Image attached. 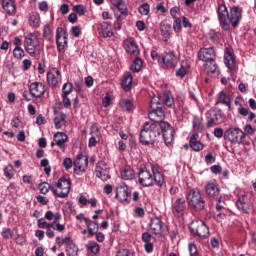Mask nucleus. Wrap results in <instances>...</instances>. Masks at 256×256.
<instances>
[{"label": "nucleus", "instance_id": "f257e3e1", "mask_svg": "<svg viewBox=\"0 0 256 256\" xmlns=\"http://www.w3.org/2000/svg\"><path fill=\"white\" fill-rule=\"evenodd\" d=\"M161 135L156 123L145 122L140 131V143L142 145H153Z\"/></svg>", "mask_w": 256, "mask_h": 256}, {"label": "nucleus", "instance_id": "f03ea898", "mask_svg": "<svg viewBox=\"0 0 256 256\" xmlns=\"http://www.w3.org/2000/svg\"><path fill=\"white\" fill-rule=\"evenodd\" d=\"M24 49L30 57L34 59H41V42L34 33H29L24 38Z\"/></svg>", "mask_w": 256, "mask_h": 256}, {"label": "nucleus", "instance_id": "7ed1b4c3", "mask_svg": "<svg viewBox=\"0 0 256 256\" xmlns=\"http://www.w3.org/2000/svg\"><path fill=\"white\" fill-rule=\"evenodd\" d=\"M50 191L60 199H65V197H69V193H71V179L63 176L59 178L56 185H51Z\"/></svg>", "mask_w": 256, "mask_h": 256}, {"label": "nucleus", "instance_id": "20e7f679", "mask_svg": "<svg viewBox=\"0 0 256 256\" xmlns=\"http://www.w3.org/2000/svg\"><path fill=\"white\" fill-rule=\"evenodd\" d=\"M187 203L193 211H203L205 209V197L201 194V191L191 189L187 196Z\"/></svg>", "mask_w": 256, "mask_h": 256}, {"label": "nucleus", "instance_id": "39448f33", "mask_svg": "<svg viewBox=\"0 0 256 256\" xmlns=\"http://www.w3.org/2000/svg\"><path fill=\"white\" fill-rule=\"evenodd\" d=\"M192 234L200 239H207L209 237V227L203 220H193L189 225Z\"/></svg>", "mask_w": 256, "mask_h": 256}, {"label": "nucleus", "instance_id": "423d86ee", "mask_svg": "<svg viewBox=\"0 0 256 256\" xmlns=\"http://www.w3.org/2000/svg\"><path fill=\"white\" fill-rule=\"evenodd\" d=\"M236 207L241 213L249 215L253 211V201L249 194H241L236 201Z\"/></svg>", "mask_w": 256, "mask_h": 256}, {"label": "nucleus", "instance_id": "0eeeda50", "mask_svg": "<svg viewBox=\"0 0 256 256\" xmlns=\"http://www.w3.org/2000/svg\"><path fill=\"white\" fill-rule=\"evenodd\" d=\"M224 139L230 143L241 144L245 140V132L239 128H229L224 132Z\"/></svg>", "mask_w": 256, "mask_h": 256}, {"label": "nucleus", "instance_id": "6e6552de", "mask_svg": "<svg viewBox=\"0 0 256 256\" xmlns=\"http://www.w3.org/2000/svg\"><path fill=\"white\" fill-rule=\"evenodd\" d=\"M160 129L165 145H167V147L173 145V141H175V129L171 127V124L168 122H161Z\"/></svg>", "mask_w": 256, "mask_h": 256}, {"label": "nucleus", "instance_id": "1a4fd4ad", "mask_svg": "<svg viewBox=\"0 0 256 256\" xmlns=\"http://www.w3.org/2000/svg\"><path fill=\"white\" fill-rule=\"evenodd\" d=\"M226 19L229 25L236 29V27H239V24L243 19V9H241L239 6H233L228 13V18Z\"/></svg>", "mask_w": 256, "mask_h": 256}, {"label": "nucleus", "instance_id": "9d476101", "mask_svg": "<svg viewBox=\"0 0 256 256\" xmlns=\"http://www.w3.org/2000/svg\"><path fill=\"white\" fill-rule=\"evenodd\" d=\"M73 167L76 175H83L89 167V158L83 154H78L73 162Z\"/></svg>", "mask_w": 256, "mask_h": 256}, {"label": "nucleus", "instance_id": "9b49d317", "mask_svg": "<svg viewBox=\"0 0 256 256\" xmlns=\"http://www.w3.org/2000/svg\"><path fill=\"white\" fill-rule=\"evenodd\" d=\"M149 165L141 168L138 173V183L141 187H153V174L149 171Z\"/></svg>", "mask_w": 256, "mask_h": 256}, {"label": "nucleus", "instance_id": "f8f14e48", "mask_svg": "<svg viewBox=\"0 0 256 256\" xmlns=\"http://www.w3.org/2000/svg\"><path fill=\"white\" fill-rule=\"evenodd\" d=\"M56 45L59 53H63L67 49L68 35L67 30L58 27L56 30Z\"/></svg>", "mask_w": 256, "mask_h": 256}, {"label": "nucleus", "instance_id": "ddd939ff", "mask_svg": "<svg viewBox=\"0 0 256 256\" xmlns=\"http://www.w3.org/2000/svg\"><path fill=\"white\" fill-rule=\"evenodd\" d=\"M161 63L167 69H175L177 63H179V57L175 54V51L164 52L161 58Z\"/></svg>", "mask_w": 256, "mask_h": 256}, {"label": "nucleus", "instance_id": "4468645a", "mask_svg": "<svg viewBox=\"0 0 256 256\" xmlns=\"http://www.w3.org/2000/svg\"><path fill=\"white\" fill-rule=\"evenodd\" d=\"M217 13L220 27L223 29V31H229L230 24L227 20L229 17V11H227V6H225V4H219Z\"/></svg>", "mask_w": 256, "mask_h": 256}, {"label": "nucleus", "instance_id": "2eb2a0df", "mask_svg": "<svg viewBox=\"0 0 256 256\" xmlns=\"http://www.w3.org/2000/svg\"><path fill=\"white\" fill-rule=\"evenodd\" d=\"M95 172L96 177H98V179H101L102 181H107L111 179L110 168L109 165L105 163V161H99L96 164Z\"/></svg>", "mask_w": 256, "mask_h": 256}, {"label": "nucleus", "instance_id": "dca6fc26", "mask_svg": "<svg viewBox=\"0 0 256 256\" xmlns=\"http://www.w3.org/2000/svg\"><path fill=\"white\" fill-rule=\"evenodd\" d=\"M116 199L120 203H129L131 201V191L125 183H121L116 189Z\"/></svg>", "mask_w": 256, "mask_h": 256}, {"label": "nucleus", "instance_id": "f3484780", "mask_svg": "<svg viewBox=\"0 0 256 256\" xmlns=\"http://www.w3.org/2000/svg\"><path fill=\"white\" fill-rule=\"evenodd\" d=\"M61 81V71L57 70V68H52L47 72V82L49 87H59Z\"/></svg>", "mask_w": 256, "mask_h": 256}, {"label": "nucleus", "instance_id": "a211bd4d", "mask_svg": "<svg viewBox=\"0 0 256 256\" xmlns=\"http://www.w3.org/2000/svg\"><path fill=\"white\" fill-rule=\"evenodd\" d=\"M45 84L41 82H33L29 86V93L34 99H41L45 95Z\"/></svg>", "mask_w": 256, "mask_h": 256}, {"label": "nucleus", "instance_id": "6ab92c4d", "mask_svg": "<svg viewBox=\"0 0 256 256\" xmlns=\"http://www.w3.org/2000/svg\"><path fill=\"white\" fill-rule=\"evenodd\" d=\"M68 141L69 136H67L65 132H56L53 136V142H51V147H55V145H57V147H59L61 151H65L67 147L65 143H67Z\"/></svg>", "mask_w": 256, "mask_h": 256}, {"label": "nucleus", "instance_id": "aec40b11", "mask_svg": "<svg viewBox=\"0 0 256 256\" xmlns=\"http://www.w3.org/2000/svg\"><path fill=\"white\" fill-rule=\"evenodd\" d=\"M216 57H217V54L215 53L214 47L201 48L198 51V59H200V61H205V63L209 61H215Z\"/></svg>", "mask_w": 256, "mask_h": 256}, {"label": "nucleus", "instance_id": "412c9836", "mask_svg": "<svg viewBox=\"0 0 256 256\" xmlns=\"http://www.w3.org/2000/svg\"><path fill=\"white\" fill-rule=\"evenodd\" d=\"M124 49L128 55H133L134 57H138L141 53L139 51V45H137L134 38H128L124 41Z\"/></svg>", "mask_w": 256, "mask_h": 256}, {"label": "nucleus", "instance_id": "4be33fe9", "mask_svg": "<svg viewBox=\"0 0 256 256\" xmlns=\"http://www.w3.org/2000/svg\"><path fill=\"white\" fill-rule=\"evenodd\" d=\"M148 117L150 121H153L156 124L159 123V127H161V123H165V121H163L165 119V111L163 110V107L152 109L148 113Z\"/></svg>", "mask_w": 256, "mask_h": 256}, {"label": "nucleus", "instance_id": "5701e85b", "mask_svg": "<svg viewBox=\"0 0 256 256\" xmlns=\"http://www.w3.org/2000/svg\"><path fill=\"white\" fill-rule=\"evenodd\" d=\"M205 191L208 197H212L213 199H216L218 203H221V196H219L221 190H219V185L217 183L208 182Z\"/></svg>", "mask_w": 256, "mask_h": 256}, {"label": "nucleus", "instance_id": "b1692460", "mask_svg": "<svg viewBox=\"0 0 256 256\" xmlns=\"http://www.w3.org/2000/svg\"><path fill=\"white\" fill-rule=\"evenodd\" d=\"M148 167H150L153 175V185H157V187H163V185H165V176H163V174H161V172H159V168H157V166H155L154 164H148Z\"/></svg>", "mask_w": 256, "mask_h": 256}, {"label": "nucleus", "instance_id": "393cba45", "mask_svg": "<svg viewBox=\"0 0 256 256\" xmlns=\"http://www.w3.org/2000/svg\"><path fill=\"white\" fill-rule=\"evenodd\" d=\"M96 29L101 37L107 39V37H113V28L109 22H101L96 25Z\"/></svg>", "mask_w": 256, "mask_h": 256}, {"label": "nucleus", "instance_id": "a878e982", "mask_svg": "<svg viewBox=\"0 0 256 256\" xmlns=\"http://www.w3.org/2000/svg\"><path fill=\"white\" fill-rule=\"evenodd\" d=\"M185 209H187V203L185 202L184 198H178L172 203V213L175 215V217L183 215V213H185Z\"/></svg>", "mask_w": 256, "mask_h": 256}, {"label": "nucleus", "instance_id": "bb28decb", "mask_svg": "<svg viewBox=\"0 0 256 256\" xmlns=\"http://www.w3.org/2000/svg\"><path fill=\"white\" fill-rule=\"evenodd\" d=\"M221 117L220 114L217 113L215 110H209L206 113L207 123L206 127L208 129H211V127H215V125H219L221 123V120L219 119Z\"/></svg>", "mask_w": 256, "mask_h": 256}, {"label": "nucleus", "instance_id": "cd10ccee", "mask_svg": "<svg viewBox=\"0 0 256 256\" xmlns=\"http://www.w3.org/2000/svg\"><path fill=\"white\" fill-rule=\"evenodd\" d=\"M150 230L153 235L162 236L163 235V221L159 218H152L150 223Z\"/></svg>", "mask_w": 256, "mask_h": 256}, {"label": "nucleus", "instance_id": "c85d7f7f", "mask_svg": "<svg viewBox=\"0 0 256 256\" xmlns=\"http://www.w3.org/2000/svg\"><path fill=\"white\" fill-rule=\"evenodd\" d=\"M189 147H191V149L196 152L203 151L204 146H203V143L199 141V134L193 133L190 136Z\"/></svg>", "mask_w": 256, "mask_h": 256}, {"label": "nucleus", "instance_id": "c756f323", "mask_svg": "<svg viewBox=\"0 0 256 256\" xmlns=\"http://www.w3.org/2000/svg\"><path fill=\"white\" fill-rule=\"evenodd\" d=\"M232 100H233V98L231 97V94H229L225 91H221L218 94V99H217L216 104L218 105V103H221L222 105H226V107L231 109V101Z\"/></svg>", "mask_w": 256, "mask_h": 256}, {"label": "nucleus", "instance_id": "7c9ffc66", "mask_svg": "<svg viewBox=\"0 0 256 256\" xmlns=\"http://www.w3.org/2000/svg\"><path fill=\"white\" fill-rule=\"evenodd\" d=\"M153 236L149 232H144L142 234V241L144 243V249L146 253H153V243H151Z\"/></svg>", "mask_w": 256, "mask_h": 256}, {"label": "nucleus", "instance_id": "2f4dec72", "mask_svg": "<svg viewBox=\"0 0 256 256\" xmlns=\"http://www.w3.org/2000/svg\"><path fill=\"white\" fill-rule=\"evenodd\" d=\"M85 223L87 226V233L89 237H93L95 233L99 232V223L92 221L90 219H85Z\"/></svg>", "mask_w": 256, "mask_h": 256}, {"label": "nucleus", "instance_id": "473e14b6", "mask_svg": "<svg viewBox=\"0 0 256 256\" xmlns=\"http://www.w3.org/2000/svg\"><path fill=\"white\" fill-rule=\"evenodd\" d=\"M2 8L6 11V13H8V15H13V13L17 11V6L13 0H3Z\"/></svg>", "mask_w": 256, "mask_h": 256}, {"label": "nucleus", "instance_id": "72a5a7b5", "mask_svg": "<svg viewBox=\"0 0 256 256\" xmlns=\"http://www.w3.org/2000/svg\"><path fill=\"white\" fill-rule=\"evenodd\" d=\"M118 9L120 15L117 16V21H123V19L127 18V15H129V11L127 10V4H125V1H121L118 6L116 7Z\"/></svg>", "mask_w": 256, "mask_h": 256}, {"label": "nucleus", "instance_id": "f704fd0d", "mask_svg": "<svg viewBox=\"0 0 256 256\" xmlns=\"http://www.w3.org/2000/svg\"><path fill=\"white\" fill-rule=\"evenodd\" d=\"M91 138L89 139V147H95L97 145V137H99V128L97 124H93L90 132Z\"/></svg>", "mask_w": 256, "mask_h": 256}, {"label": "nucleus", "instance_id": "c9c22d12", "mask_svg": "<svg viewBox=\"0 0 256 256\" xmlns=\"http://www.w3.org/2000/svg\"><path fill=\"white\" fill-rule=\"evenodd\" d=\"M67 123V115L61 113L54 118L55 129H63Z\"/></svg>", "mask_w": 256, "mask_h": 256}, {"label": "nucleus", "instance_id": "e433bc0d", "mask_svg": "<svg viewBox=\"0 0 256 256\" xmlns=\"http://www.w3.org/2000/svg\"><path fill=\"white\" fill-rule=\"evenodd\" d=\"M121 178L124 181H131L135 179V170H133V168H131L130 166H126L121 172Z\"/></svg>", "mask_w": 256, "mask_h": 256}, {"label": "nucleus", "instance_id": "4c0bfd02", "mask_svg": "<svg viewBox=\"0 0 256 256\" xmlns=\"http://www.w3.org/2000/svg\"><path fill=\"white\" fill-rule=\"evenodd\" d=\"M132 84H133V76L131 75V73H126L123 76V79L121 82L122 89H124V91H131Z\"/></svg>", "mask_w": 256, "mask_h": 256}, {"label": "nucleus", "instance_id": "58836bf2", "mask_svg": "<svg viewBox=\"0 0 256 256\" xmlns=\"http://www.w3.org/2000/svg\"><path fill=\"white\" fill-rule=\"evenodd\" d=\"M224 63L228 69H235V58L233 54L229 51H226L224 54Z\"/></svg>", "mask_w": 256, "mask_h": 256}, {"label": "nucleus", "instance_id": "ea45409f", "mask_svg": "<svg viewBox=\"0 0 256 256\" xmlns=\"http://www.w3.org/2000/svg\"><path fill=\"white\" fill-rule=\"evenodd\" d=\"M217 63L215 60L208 61L205 65V71L208 75H215L217 73Z\"/></svg>", "mask_w": 256, "mask_h": 256}, {"label": "nucleus", "instance_id": "a19ab883", "mask_svg": "<svg viewBox=\"0 0 256 256\" xmlns=\"http://www.w3.org/2000/svg\"><path fill=\"white\" fill-rule=\"evenodd\" d=\"M130 69L133 71V73H139V71L143 69V60L139 57H136L130 66Z\"/></svg>", "mask_w": 256, "mask_h": 256}, {"label": "nucleus", "instance_id": "79ce46f5", "mask_svg": "<svg viewBox=\"0 0 256 256\" xmlns=\"http://www.w3.org/2000/svg\"><path fill=\"white\" fill-rule=\"evenodd\" d=\"M192 125L197 134L203 132V120L201 118L195 116L192 120Z\"/></svg>", "mask_w": 256, "mask_h": 256}, {"label": "nucleus", "instance_id": "37998d69", "mask_svg": "<svg viewBox=\"0 0 256 256\" xmlns=\"http://www.w3.org/2000/svg\"><path fill=\"white\" fill-rule=\"evenodd\" d=\"M163 101L167 107H173V105H175L173 95L171 94L170 91L163 92Z\"/></svg>", "mask_w": 256, "mask_h": 256}, {"label": "nucleus", "instance_id": "c03bdc74", "mask_svg": "<svg viewBox=\"0 0 256 256\" xmlns=\"http://www.w3.org/2000/svg\"><path fill=\"white\" fill-rule=\"evenodd\" d=\"M41 23V18L37 14H33L29 17V25L34 29H37Z\"/></svg>", "mask_w": 256, "mask_h": 256}, {"label": "nucleus", "instance_id": "a18cd8bd", "mask_svg": "<svg viewBox=\"0 0 256 256\" xmlns=\"http://www.w3.org/2000/svg\"><path fill=\"white\" fill-rule=\"evenodd\" d=\"M186 75H187V62L182 61L181 67L178 70H176V76L183 79V77H185Z\"/></svg>", "mask_w": 256, "mask_h": 256}, {"label": "nucleus", "instance_id": "49530a36", "mask_svg": "<svg viewBox=\"0 0 256 256\" xmlns=\"http://www.w3.org/2000/svg\"><path fill=\"white\" fill-rule=\"evenodd\" d=\"M160 31L166 39H169V37H171V24L163 23L161 25Z\"/></svg>", "mask_w": 256, "mask_h": 256}, {"label": "nucleus", "instance_id": "de8ad7c7", "mask_svg": "<svg viewBox=\"0 0 256 256\" xmlns=\"http://www.w3.org/2000/svg\"><path fill=\"white\" fill-rule=\"evenodd\" d=\"M120 107L123 111H130L133 108V102L129 99H122L120 101Z\"/></svg>", "mask_w": 256, "mask_h": 256}, {"label": "nucleus", "instance_id": "09e8293b", "mask_svg": "<svg viewBox=\"0 0 256 256\" xmlns=\"http://www.w3.org/2000/svg\"><path fill=\"white\" fill-rule=\"evenodd\" d=\"M159 108H162L161 98H159V96L152 97L150 101V109H159Z\"/></svg>", "mask_w": 256, "mask_h": 256}, {"label": "nucleus", "instance_id": "8fccbe9b", "mask_svg": "<svg viewBox=\"0 0 256 256\" xmlns=\"http://www.w3.org/2000/svg\"><path fill=\"white\" fill-rule=\"evenodd\" d=\"M87 249L94 255H97V253H99V244H97V242H95V241H90L87 244Z\"/></svg>", "mask_w": 256, "mask_h": 256}, {"label": "nucleus", "instance_id": "3c124183", "mask_svg": "<svg viewBox=\"0 0 256 256\" xmlns=\"http://www.w3.org/2000/svg\"><path fill=\"white\" fill-rule=\"evenodd\" d=\"M66 253L68 256H77V246H75L73 243H68L66 247Z\"/></svg>", "mask_w": 256, "mask_h": 256}, {"label": "nucleus", "instance_id": "603ef678", "mask_svg": "<svg viewBox=\"0 0 256 256\" xmlns=\"http://www.w3.org/2000/svg\"><path fill=\"white\" fill-rule=\"evenodd\" d=\"M73 93V84L71 82H67L62 87V95L69 96Z\"/></svg>", "mask_w": 256, "mask_h": 256}, {"label": "nucleus", "instance_id": "864d4df0", "mask_svg": "<svg viewBox=\"0 0 256 256\" xmlns=\"http://www.w3.org/2000/svg\"><path fill=\"white\" fill-rule=\"evenodd\" d=\"M4 175L7 177V179H13V175H15L13 165L9 164L4 168Z\"/></svg>", "mask_w": 256, "mask_h": 256}, {"label": "nucleus", "instance_id": "5fc2aeb1", "mask_svg": "<svg viewBox=\"0 0 256 256\" xmlns=\"http://www.w3.org/2000/svg\"><path fill=\"white\" fill-rule=\"evenodd\" d=\"M37 226L39 229H51V227H53V224L47 223V221H45V219L40 218L37 221Z\"/></svg>", "mask_w": 256, "mask_h": 256}, {"label": "nucleus", "instance_id": "6e6d98bb", "mask_svg": "<svg viewBox=\"0 0 256 256\" xmlns=\"http://www.w3.org/2000/svg\"><path fill=\"white\" fill-rule=\"evenodd\" d=\"M43 36L45 39L51 40L53 39V30L51 29V26L45 25L43 28Z\"/></svg>", "mask_w": 256, "mask_h": 256}, {"label": "nucleus", "instance_id": "4d7b16f0", "mask_svg": "<svg viewBox=\"0 0 256 256\" xmlns=\"http://www.w3.org/2000/svg\"><path fill=\"white\" fill-rule=\"evenodd\" d=\"M138 11L140 15H149V11H151V6L149 4L144 3L139 8Z\"/></svg>", "mask_w": 256, "mask_h": 256}, {"label": "nucleus", "instance_id": "13d9d810", "mask_svg": "<svg viewBox=\"0 0 256 256\" xmlns=\"http://www.w3.org/2000/svg\"><path fill=\"white\" fill-rule=\"evenodd\" d=\"M13 56L15 59H23L25 57V50L23 48H14L13 50Z\"/></svg>", "mask_w": 256, "mask_h": 256}, {"label": "nucleus", "instance_id": "bf43d9fd", "mask_svg": "<svg viewBox=\"0 0 256 256\" xmlns=\"http://www.w3.org/2000/svg\"><path fill=\"white\" fill-rule=\"evenodd\" d=\"M74 13H77V15H85L87 13V8L85 6L79 4L73 7Z\"/></svg>", "mask_w": 256, "mask_h": 256}, {"label": "nucleus", "instance_id": "052dcab7", "mask_svg": "<svg viewBox=\"0 0 256 256\" xmlns=\"http://www.w3.org/2000/svg\"><path fill=\"white\" fill-rule=\"evenodd\" d=\"M39 189L42 195H47V193H49V189L51 190V186L49 185V183L43 182L39 185Z\"/></svg>", "mask_w": 256, "mask_h": 256}, {"label": "nucleus", "instance_id": "680f3d73", "mask_svg": "<svg viewBox=\"0 0 256 256\" xmlns=\"http://www.w3.org/2000/svg\"><path fill=\"white\" fill-rule=\"evenodd\" d=\"M188 249L190 256H200L199 250H197V245H195L194 243L189 244Z\"/></svg>", "mask_w": 256, "mask_h": 256}, {"label": "nucleus", "instance_id": "e2e57ef3", "mask_svg": "<svg viewBox=\"0 0 256 256\" xmlns=\"http://www.w3.org/2000/svg\"><path fill=\"white\" fill-rule=\"evenodd\" d=\"M62 165L66 169V171H69V169L73 167V160L68 157L64 158Z\"/></svg>", "mask_w": 256, "mask_h": 256}, {"label": "nucleus", "instance_id": "0e129e2a", "mask_svg": "<svg viewBox=\"0 0 256 256\" xmlns=\"http://www.w3.org/2000/svg\"><path fill=\"white\" fill-rule=\"evenodd\" d=\"M3 239H11V237H13V231H11L10 228H5L2 233H1Z\"/></svg>", "mask_w": 256, "mask_h": 256}, {"label": "nucleus", "instance_id": "69168bd1", "mask_svg": "<svg viewBox=\"0 0 256 256\" xmlns=\"http://www.w3.org/2000/svg\"><path fill=\"white\" fill-rule=\"evenodd\" d=\"M116 256H135V253L131 252L129 249H122L117 252Z\"/></svg>", "mask_w": 256, "mask_h": 256}, {"label": "nucleus", "instance_id": "338daca9", "mask_svg": "<svg viewBox=\"0 0 256 256\" xmlns=\"http://www.w3.org/2000/svg\"><path fill=\"white\" fill-rule=\"evenodd\" d=\"M173 29L176 33H180V31H181V19H179V18L174 19Z\"/></svg>", "mask_w": 256, "mask_h": 256}, {"label": "nucleus", "instance_id": "774afa93", "mask_svg": "<svg viewBox=\"0 0 256 256\" xmlns=\"http://www.w3.org/2000/svg\"><path fill=\"white\" fill-rule=\"evenodd\" d=\"M51 229H54V231H59L60 233L63 232L65 229V225L59 224V222H52Z\"/></svg>", "mask_w": 256, "mask_h": 256}]
</instances>
